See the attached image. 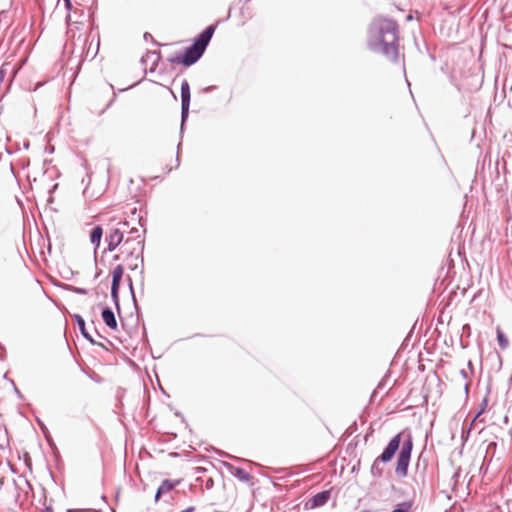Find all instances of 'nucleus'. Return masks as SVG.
Returning <instances> with one entry per match:
<instances>
[{
    "instance_id": "nucleus-1",
    "label": "nucleus",
    "mask_w": 512,
    "mask_h": 512,
    "mask_svg": "<svg viewBox=\"0 0 512 512\" xmlns=\"http://www.w3.org/2000/svg\"><path fill=\"white\" fill-rule=\"evenodd\" d=\"M370 46L383 53L391 63L399 62L397 24L392 20H380L371 29Z\"/></svg>"
},
{
    "instance_id": "nucleus-2",
    "label": "nucleus",
    "mask_w": 512,
    "mask_h": 512,
    "mask_svg": "<svg viewBox=\"0 0 512 512\" xmlns=\"http://www.w3.org/2000/svg\"><path fill=\"white\" fill-rule=\"evenodd\" d=\"M215 31V26H208L195 40L194 44L186 49L183 55L175 57L172 62L186 67L194 64L204 53Z\"/></svg>"
},
{
    "instance_id": "nucleus-3",
    "label": "nucleus",
    "mask_w": 512,
    "mask_h": 512,
    "mask_svg": "<svg viewBox=\"0 0 512 512\" xmlns=\"http://www.w3.org/2000/svg\"><path fill=\"white\" fill-rule=\"evenodd\" d=\"M143 248L144 240L140 235H137L135 238L128 237L120 247L119 254L115 257L117 259L122 258L123 260H127V267L130 270H135L138 268L139 262H142Z\"/></svg>"
},
{
    "instance_id": "nucleus-4",
    "label": "nucleus",
    "mask_w": 512,
    "mask_h": 512,
    "mask_svg": "<svg viewBox=\"0 0 512 512\" xmlns=\"http://www.w3.org/2000/svg\"><path fill=\"white\" fill-rule=\"evenodd\" d=\"M412 440L409 438L407 441L403 443V446L401 448L397 465L395 468V473L400 477H406L408 473V466L410 462L411 457V451H412Z\"/></svg>"
},
{
    "instance_id": "nucleus-5",
    "label": "nucleus",
    "mask_w": 512,
    "mask_h": 512,
    "mask_svg": "<svg viewBox=\"0 0 512 512\" xmlns=\"http://www.w3.org/2000/svg\"><path fill=\"white\" fill-rule=\"evenodd\" d=\"M401 436H402V433H398L390 440V442L388 443V445L386 446V448L384 449L382 454L379 457H377V459L375 460V463H377L378 461L386 463L393 459L395 453L399 449L400 442H401Z\"/></svg>"
},
{
    "instance_id": "nucleus-6",
    "label": "nucleus",
    "mask_w": 512,
    "mask_h": 512,
    "mask_svg": "<svg viewBox=\"0 0 512 512\" xmlns=\"http://www.w3.org/2000/svg\"><path fill=\"white\" fill-rule=\"evenodd\" d=\"M123 240V233L118 229H111L109 234L106 236V242L108 245V250H115Z\"/></svg>"
},
{
    "instance_id": "nucleus-7",
    "label": "nucleus",
    "mask_w": 512,
    "mask_h": 512,
    "mask_svg": "<svg viewBox=\"0 0 512 512\" xmlns=\"http://www.w3.org/2000/svg\"><path fill=\"white\" fill-rule=\"evenodd\" d=\"M181 100H182V115L185 116L189 111L190 105V85L187 80L181 84Z\"/></svg>"
},
{
    "instance_id": "nucleus-8",
    "label": "nucleus",
    "mask_w": 512,
    "mask_h": 512,
    "mask_svg": "<svg viewBox=\"0 0 512 512\" xmlns=\"http://www.w3.org/2000/svg\"><path fill=\"white\" fill-rule=\"evenodd\" d=\"M124 274V266L122 264L117 265L112 272V286H111V293L113 296H116L121 279Z\"/></svg>"
},
{
    "instance_id": "nucleus-9",
    "label": "nucleus",
    "mask_w": 512,
    "mask_h": 512,
    "mask_svg": "<svg viewBox=\"0 0 512 512\" xmlns=\"http://www.w3.org/2000/svg\"><path fill=\"white\" fill-rule=\"evenodd\" d=\"M329 499H330L329 491H322L320 493H317L310 500L311 508L323 506L324 504H326L328 502Z\"/></svg>"
},
{
    "instance_id": "nucleus-10",
    "label": "nucleus",
    "mask_w": 512,
    "mask_h": 512,
    "mask_svg": "<svg viewBox=\"0 0 512 512\" xmlns=\"http://www.w3.org/2000/svg\"><path fill=\"white\" fill-rule=\"evenodd\" d=\"M102 319L104 323L111 329L117 328V321L113 311L110 308H105L102 311Z\"/></svg>"
},
{
    "instance_id": "nucleus-11",
    "label": "nucleus",
    "mask_w": 512,
    "mask_h": 512,
    "mask_svg": "<svg viewBox=\"0 0 512 512\" xmlns=\"http://www.w3.org/2000/svg\"><path fill=\"white\" fill-rule=\"evenodd\" d=\"M178 483L179 481L164 480L157 490L156 498L158 499L160 495L170 492Z\"/></svg>"
},
{
    "instance_id": "nucleus-12",
    "label": "nucleus",
    "mask_w": 512,
    "mask_h": 512,
    "mask_svg": "<svg viewBox=\"0 0 512 512\" xmlns=\"http://www.w3.org/2000/svg\"><path fill=\"white\" fill-rule=\"evenodd\" d=\"M103 235V229L101 226H95L90 233V242L97 248L100 245Z\"/></svg>"
},
{
    "instance_id": "nucleus-13",
    "label": "nucleus",
    "mask_w": 512,
    "mask_h": 512,
    "mask_svg": "<svg viewBox=\"0 0 512 512\" xmlns=\"http://www.w3.org/2000/svg\"><path fill=\"white\" fill-rule=\"evenodd\" d=\"M497 340L501 349L508 347L509 341L500 328H497Z\"/></svg>"
},
{
    "instance_id": "nucleus-14",
    "label": "nucleus",
    "mask_w": 512,
    "mask_h": 512,
    "mask_svg": "<svg viewBox=\"0 0 512 512\" xmlns=\"http://www.w3.org/2000/svg\"><path fill=\"white\" fill-rule=\"evenodd\" d=\"M413 506L412 501H406L402 502L397 505L396 509H394L392 512H411Z\"/></svg>"
},
{
    "instance_id": "nucleus-15",
    "label": "nucleus",
    "mask_w": 512,
    "mask_h": 512,
    "mask_svg": "<svg viewBox=\"0 0 512 512\" xmlns=\"http://www.w3.org/2000/svg\"><path fill=\"white\" fill-rule=\"evenodd\" d=\"M78 325H79V328H80V330H81L82 334H83L86 338H88V334H87V333H86V331H85V322H84V320H83L82 318H79V319H78Z\"/></svg>"
},
{
    "instance_id": "nucleus-16",
    "label": "nucleus",
    "mask_w": 512,
    "mask_h": 512,
    "mask_svg": "<svg viewBox=\"0 0 512 512\" xmlns=\"http://www.w3.org/2000/svg\"><path fill=\"white\" fill-rule=\"evenodd\" d=\"M237 475L243 479L244 478V475H243V470H237Z\"/></svg>"
},
{
    "instance_id": "nucleus-17",
    "label": "nucleus",
    "mask_w": 512,
    "mask_h": 512,
    "mask_svg": "<svg viewBox=\"0 0 512 512\" xmlns=\"http://www.w3.org/2000/svg\"><path fill=\"white\" fill-rule=\"evenodd\" d=\"M65 3H66L67 8H70V7H71V2H70V0H65Z\"/></svg>"
},
{
    "instance_id": "nucleus-18",
    "label": "nucleus",
    "mask_w": 512,
    "mask_h": 512,
    "mask_svg": "<svg viewBox=\"0 0 512 512\" xmlns=\"http://www.w3.org/2000/svg\"><path fill=\"white\" fill-rule=\"evenodd\" d=\"M362 512H368V511H362Z\"/></svg>"
}]
</instances>
